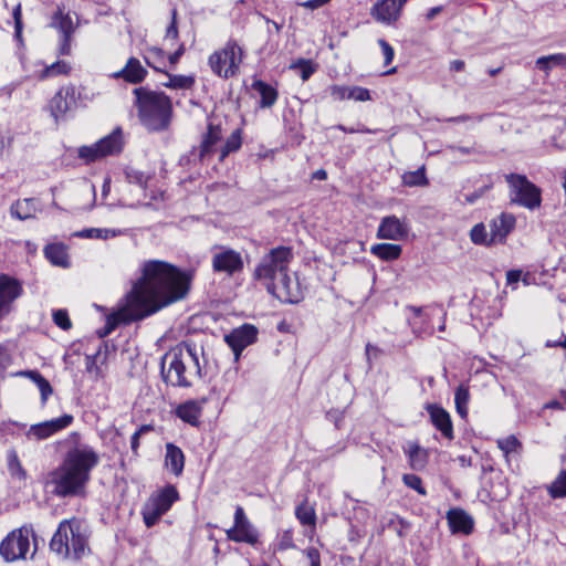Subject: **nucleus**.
Masks as SVG:
<instances>
[{
    "instance_id": "f257e3e1",
    "label": "nucleus",
    "mask_w": 566,
    "mask_h": 566,
    "mask_svg": "<svg viewBox=\"0 0 566 566\" xmlns=\"http://www.w3.org/2000/svg\"><path fill=\"white\" fill-rule=\"evenodd\" d=\"M191 280V272H182L167 262H146L142 276L118 304L117 311L106 316L105 326L97 329V336L104 338L120 324L142 321L185 298L190 290Z\"/></svg>"
},
{
    "instance_id": "f03ea898",
    "label": "nucleus",
    "mask_w": 566,
    "mask_h": 566,
    "mask_svg": "<svg viewBox=\"0 0 566 566\" xmlns=\"http://www.w3.org/2000/svg\"><path fill=\"white\" fill-rule=\"evenodd\" d=\"M71 446L61 465L52 472L54 494L60 497L80 494L91 479V471L98 464L99 455L93 447L81 442V434L71 432L66 439Z\"/></svg>"
},
{
    "instance_id": "7ed1b4c3",
    "label": "nucleus",
    "mask_w": 566,
    "mask_h": 566,
    "mask_svg": "<svg viewBox=\"0 0 566 566\" xmlns=\"http://www.w3.org/2000/svg\"><path fill=\"white\" fill-rule=\"evenodd\" d=\"M293 259L292 248H272L260 259L253 272L254 280L261 282L270 294L286 303H298L303 298L297 277H292L290 273Z\"/></svg>"
},
{
    "instance_id": "20e7f679",
    "label": "nucleus",
    "mask_w": 566,
    "mask_h": 566,
    "mask_svg": "<svg viewBox=\"0 0 566 566\" xmlns=\"http://www.w3.org/2000/svg\"><path fill=\"white\" fill-rule=\"evenodd\" d=\"M160 374L167 385L190 387L195 378L201 377L196 347L186 345L171 348L161 358Z\"/></svg>"
},
{
    "instance_id": "39448f33",
    "label": "nucleus",
    "mask_w": 566,
    "mask_h": 566,
    "mask_svg": "<svg viewBox=\"0 0 566 566\" xmlns=\"http://www.w3.org/2000/svg\"><path fill=\"white\" fill-rule=\"evenodd\" d=\"M136 99L140 123L149 132H161L168 128L172 114V104L164 92L151 91L147 87H136L133 91Z\"/></svg>"
},
{
    "instance_id": "423d86ee",
    "label": "nucleus",
    "mask_w": 566,
    "mask_h": 566,
    "mask_svg": "<svg viewBox=\"0 0 566 566\" xmlns=\"http://www.w3.org/2000/svg\"><path fill=\"white\" fill-rule=\"evenodd\" d=\"M88 527L77 518L63 520L50 542V549L63 558L81 559L90 553Z\"/></svg>"
},
{
    "instance_id": "0eeeda50",
    "label": "nucleus",
    "mask_w": 566,
    "mask_h": 566,
    "mask_svg": "<svg viewBox=\"0 0 566 566\" xmlns=\"http://www.w3.org/2000/svg\"><path fill=\"white\" fill-rule=\"evenodd\" d=\"M509 186L510 202L535 210L541 207L542 191L541 189L530 181L525 175L507 174L504 176Z\"/></svg>"
},
{
    "instance_id": "6e6552de",
    "label": "nucleus",
    "mask_w": 566,
    "mask_h": 566,
    "mask_svg": "<svg viewBox=\"0 0 566 566\" xmlns=\"http://www.w3.org/2000/svg\"><path fill=\"white\" fill-rule=\"evenodd\" d=\"M242 54L243 52L239 44L233 40H229L222 49L209 56L208 63L213 74L228 80L239 73Z\"/></svg>"
},
{
    "instance_id": "1a4fd4ad",
    "label": "nucleus",
    "mask_w": 566,
    "mask_h": 566,
    "mask_svg": "<svg viewBox=\"0 0 566 566\" xmlns=\"http://www.w3.org/2000/svg\"><path fill=\"white\" fill-rule=\"evenodd\" d=\"M179 500L175 485L168 484L151 496L144 504L142 514L147 527L154 526L167 513L172 504Z\"/></svg>"
},
{
    "instance_id": "9d476101",
    "label": "nucleus",
    "mask_w": 566,
    "mask_h": 566,
    "mask_svg": "<svg viewBox=\"0 0 566 566\" xmlns=\"http://www.w3.org/2000/svg\"><path fill=\"white\" fill-rule=\"evenodd\" d=\"M33 534L31 525L11 531L0 543V555L6 562L23 559L30 547L29 536Z\"/></svg>"
},
{
    "instance_id": "9b49d317",
    "label": "nucleus",
    "mask_w": 566,
    "mask_h": 566,
    "mask_svg": "<svg viewBox=\"0 0 566 566\" xmlns=\"http://www.w3.org/2000/svg\"><path fill=\"white\" fill-rule=\"evenodd\" d=\"M22 293L23 287L19 280L7 274L0 275V321L13 311V304Z\"/></svg>"
},
{
    "instance_id": "f8f14e48",
    "label": "nucleus",
    "mask_w": 566,
    "mask_h": 566,
    "mask_svg": "<svg viewBox=\"0 0 566 566\" xmlns=\"http://www.w3.org/2000/svg\"><path fill=\"white\" fill-rule=\"evenodd\" d=\"M74 417L72 415L65 413L59 418L32 424L25 432V436L32 441L45 440L71 426Z\"/></svg>"
},
{
    "instance_id": "ddd939ff",
    "label": "nucleus",
    "mask_w": 566,
    "mask_h": 566,
    "mask_svg": "<svg viewBox=\"0 0 566 566\" xmlns=\"http://www.w3.org/2000/svg\"><path fill=\"white\" fill-rule=\"evenodd\" d=\"M244 262L240 252L230 248H220L212 256V269L218 273L232 276L243 270Z\"/></svg>"
},
{
    "instance_id": "4468645a",
    "label": "nucleus",
    "mask_w": 566,
    "mask_h": 566,
    "mask_svg": "<svg viewBox=\"0 0 566 566\" xmlns=\"http://www.w3.org/2000/svg\"><path fill=\"white\" fill-rule=\"evenodd\" d=\"M258 333L259 331L254 325L243 324L242 326L234 328L229 334L224 335V342L232 349L237 360L239 359L244 348L256 342Z\"/></svg>"
},
{
    "instance_id": "2eb2a0df",
    "label": "nucleus",
    "mask_w": 566,
    "mask_h": 566,
    "mask_svg": "<svg viewBox=\"0 0 566 566\" xmlns=\"http://www.w3.org/2000/svg\"><path fill=\"white\" fill-rule=\"evenodd\" d=\"M221 129L218 126L209 124L207 133L198 147H193L189 155V161L203 163L217 151V146L221 140Z\"/></svg>"
},
{
    "instance_id": "dca6fc26",
    "label": "nucleus",
    "mask_w": 566,
    "mask_h": 566,
    "mask_svg": "<svg viewBox=\"0 0 566 566\" xmlns=\"http://www.w3.org/2000/svg\"><path fill=\"white\" fill-rule=\"evenodd\" d=\"M76 88L69 85L60 88L51 98L49 107L55 122L63 119L67 112L76 106Z\"/></svg>"
},
{
    "instance_id": "f3484780",
    "label": "nucleus",
    "mask_w": 566,
    "mask_h": 566,
    "mask_svg": "<svg viewBox=\"0 0 566 566\" xmlns=\"http://www.w3.org/2000/svg\"><path fill=\"white\" fill-rule=\"evenodd\" d=\"M516 218L513 213L502 212L489 222L491 241L495 244H503L507 235L515 229Z\"/></svg>"
},
{
    "instance_id": "a211bd4d",
    "label": "nucleus",
    "mask_w": 566,
    "mask_h": 566,
    "mask_svg": "<svg viewBox=\"0 0 566 566\" xmlns=\"http://www.w3.org/2000/svg\"><path fill=\"white\" fill-rule=\"evenodd\" d=\"M407 0H380L371 9L373 17L380 22H395Z\"/></svg>"
},
{
    "instance_id": "6ab92c4d",
    "label": "nucleus",
    "mask_w": 566,
    "mask_h": 566,
    "mask_svg": "<svg viewBox=\"0 0 566 566\" xmlns=\"http://www.w3.org/2000/svg\"><path fill=\"white\" fill-rule=\"evenodd\" d=\"M408 233V227L396 216H388L382 218L377 230V237L379 239L387 240H401Z\"/></svg>"
},
{
    "instance_id": "aec40b11",
    "label": "nucleus",
    "mask_w": 566,
    "mask_h": 566,
    "mask_svg": "<svg viewBox=\"0 0 566 566\" xmlns=\"http://www.w3.org/2000/svg\"><path fill=\"white\" fill-rule=\"evenodd\" d=\"M427 410L436 429L447 439H453V426L449 412L437 405H429Z\"/></svg>"
},
{
    "instance_id": "412c9836",
    "label": "nucleus",
    "mask_w": 566,
    "mask_h": 566,
    "mask_svg": "<svg viewBox=\"0 0 566 566\" xmlns=\"http://www.w3.org/2000/svg\"><path fill=\"white\" fill-rule=\"evenodd\" d=\"M447 520L452 533L470 534L473 530L472 517L462 509H451L447 513Z\"/></svg>"
},
{
    "instance_id": "4be33fe9",
    "label": "nucleus",
    "mask_w": 566,
    "mask_h": 566,
    "mask_svg": "<svg viewBox=\"0 0 566 566\" xmlns=\"http://www.w3.org/2000/svg\"><path fill=\"white\" fill-rule=\"evenodd\" d=\"M165 467L175 476H180L184 472L185 454L172 442H168L165 446Z\"/></svg>"
},
{
    "instance_id": "5701e85b",
    "label": "nucleus",
    "mask_w": 566,
    "mask_h": 566,
    "mask_svg": "<svg viewBox=\"0 0 566 566\" xmlns=\"http://www.w3.org/2000/svg\"><path fill=\"white\" fill-rule=\"evenodd\" d=\"M147 75V70L142 65L140 61L136 57H129L125 66L114 74L116 78H124L132 84L142 83Z\"/></svg>"
},
{
    "instance_id": "b1692460",
    "label": "nucleus",
    "mask_w": 566,
    "mask_h": 566,
    "mask_svg": "<svg viewBox=\"0 0 566 566\" xmlns=\"http://www.w3.org/2000/svg\"><path fill=\"white\" fill-rule=\"evenodd\" d=\"M227 537L230 541L250 545H255L259 542V533L250 521L239 527L228 530Z\"/></svg>"
},
{
    "instance_id": "393cba45",
    "label": "nucleus",
    "mask_w": 566,
    "mask_h": 566,
    "mask_svg": "<svg viewBox=\"0 0 566 566\" xmlns=\"http://www.w3.org/2000/svg\"><path fill=\"white\" fill-rule=\"evenodd\" d=\"M39 210H40L39 201L34 198L17 200L10 207L11 217L19 219V220H27V219L34 218L35 213Z\"/></svg>"
},
{
    "instance_id": "a878e982",
    "label": "nucleus",
    "mask_w": 566,
    "mask_h": 566,
    "mask_svg": "<svg viewBox=\"0 0 566 566\" xmlns=\"http://www.w3.org/2000/svg\"><path fill=\"white\" fill-rule=\"evenodd\" d=\"M96 145L102 158L120 153L123 148L122 129L116 128L112 134L99 139Z\"/></svg>"
},
{
    "instance_id": "bb28decb",
    "label": "nucleus",
    "mask_w": 566,
    "mask_h": 566,
    "mask_svg": "<svg viewBox=\"0 0 566 566\" xmlns=\"http://www.w3.org/2000/svg\"><path fill=\"white\" fill-rule=\"evenodd\" d=\"M202 402L196 401V400H189L184 403H181L177 410V416L185 422L191 424V426H198L199 419L202 413Z\"/></svg>"
},
{
    "instance_id": "cd10ccee",
    "label": "nucleus",
    "mask_w": 566,
    "mask_h": 566,
    "mask_svg": "<svg viewBox=\"0 0 566 566\" xmlns=\"http://www.w3.org/2000/svg\"><path fill=\"white\" fill-rule=\"evenodd\" d=\"M252 88L261 96L259 102L261 108H270L276 103L279 93L272 85L261 80H255L252 83Z\"/></svg>"
},
{
    "instance_id": "c85d7f7f",
    "label": "nucleus",
    "mask_w": 566,
    "mask_h": 566,
    "mask_svg": "<svg viewBox=\"0 0 566 566\" xmlns=\"http://www.w3.org/2000/svg\"><path fill=\"white\" fill-rule=\"evenodd\" d=\"M45 258L53 264L62 268L69 265L67 252L63 244L51 243L44 248Z\"/></svg>"
},
{
    "instance_id": "c756f323",
    "label": "nucleus",
    "mask_w": 566,
    "mask_h": 566,
    "mask_svg": "<svg viewBox=\"0 0 566 566\" xmlns=\"http://www.w3.org/2000/svg\"><path fill=\"white\" fill-rule=\"evenodd\" d=\"M410 467L413 470H422L428 462V452L422 449L418 443H410L406 450Z\"/></svg>"
},
{
    "instance_id": "7c9ffc66",
    "label": "nucleus",
    "mask_w": 566,
    "mask_h": 566,
    "mask_svg": "<svg viewBox=\"0 0 566 566\" xmlns=\"http://www.w3.org/2000/svg\"><path fill=\"white\" fill-rule=\"evenodd\" d=\"M370 252L384 261H392L400 256L401 247L392 243H378L371 247Z\"/></svg>"
},
{
    "instance_id": "2f4dec72",
    "label": "nucleus",
    "mask_w": 566,
    "mask_h": 566,
    "mask_svg": "<svg viewBox=\"0 0 566 566\" xmlns=\"http://www.w3.org/2000/svg\"><path fill=\"white\" fill-rule=\"evenodd\" d=\"M167 81L161 82V85L172 90H190L195 85V76L192 75H176L165 72Z\"/></svg>"
},
{
    "instance_id": "473e14b6",
    "label": "nucleus",
    "mask_w": 566,
    "mask_h": 566,
    "mask_svg": "<svg viewBox=\"0 0 566 566\" xmlns=\"http://www.w3.org/2000/svg\"><path fill=\"white\" fill-rule=\"evenodd\" d=\"M25 374L38 386L41 394V405L44 406L48 398L53 394L51 384L36 370H29Z\"/></svg>"
},
{
    "instance_id": "72a5a7b5",
    "label": "nucleus",
    "mask_w": 566,
    "mask_h": 566,
    "mask_svg": "<svg viewBox=\"0 0 566 566\" xmlns=\"http://www.w3.org/2000/svg\"><path fill=\"white\" fill-rule=\"evenodd\" d=\"M535 64L538 70L548 74L553 67L566 64V54L556 53L541 56L536 60Z\"/></svg>"
},
{
    "instance_id": "f704fd0d",
    "label": "nucleus",
    "mask_w": 566,
    "mask_h": 566,
    "mask_svg": "<svg viewBox=\"0 0 566 566\" xmlns=\"http://www.w3.org/2000/svg\"><path fill=\"white\" fill-rule=\"evenodd\" d=\"M52 25L64 36H72L75 30L71 15L61 10L53 17Z\"/></svg>"
},
{
    "instance_id": "c9c22d12",
    "label": "nucleus",
    "mask_w": 566,
    "mask_h": 566,
    "mask_svg": "<svg viewBox=\"0 0 566 566\" xmlns=\"http://www.w3.org/2000/svg\"><path fill=\"white\" fill-rule=\"evenodd\" d=\"M470 239L474 244L492 247L494 245L491 241V232L488 231L486 226L482 222L476 223L470 231Z\"/></svg>"
},
{
    "instance_id": "e433bc0d",
    "label": "nucleus",
    "mask_w": 566,
    "mask_h": 566,
    "mask_svg": "<svg viewBox=\"0 0 566 566\" xmlns=\"http://www.w3.org/2000/svg\"><path fill=\"white\" fill-rule=\"evenodd\" d=\"M470 400L469 388L464 385H460L454 392V402L457 412L462 419H465L468 416V403Z\"/></svg>"
},
{
    "instance_id": "4c0bfd02",
    "label": "nucleus",
    "mask_w": 566,
    "mask_h": 566,
    "mask_svg": "<svg viewBox=\"0 0 566 566\" xmlns=\"http://www.w3.org/2000/svg\"><path fill=\"white\" fill-rule=\"evenodd\" d=\"M144 59L148 66L159 72L164 71L163 66H165V52L163 49H148Z\"/></svg>"
},
{
    "instance_id": "58836bf2",
    "label": "nucleus",
    "mask_w": 566,
    "mask_h": 566,
    "mask_svg": "<svg viewBox=\"0 0 566 566\" xmlns=\"http://www.w3.org/2000/svg\"><path fill=\"white\" fill-rule=\"evenodd\" d=\"M8 470L13 479L25 481L28 478L27 471L23 469L15 451H10L8 454Z\"/></svg>"
},
{
    "instance_id": "ea45409f",
    "label": "nucleus",
    "mask_w": 566,
    "mask_h": 566,
    "mask_svg": "<svg viewBox=\"0 0 566 566\" xmlns=\"http://www.w3.org/2000/svg\"><path fill=\"white\" fill-rule=\"evenodd\" d=\"M70 70H71V66L67 62L56 61V62L52 63L51 65L46 66L45 69H43L41 71V73L39 74V78L46 80V78L54 77L57 75H66V74H69Z\"/></svg>"
},
{
    "instance_id": "a19ab883",
    "label": "nucleus",
    "mask_w": 566,
    "mask_h": 566,
    "mask_svg": "<svg viewBox=\"0 0 566 566\" xmlns=\"http://www.w3.org/2000/svg\"><path fill=\"white\" fill-rule=\"evenodd\" d=\"M547 492L552 499L566 496V470L559 472L556 479L547 486Z\"/></svg>"
},
{
    "instance_id": "79ce46f5",
    "label": "nucleus",
    "mask_w": 566,
    "mask_h": 566,
    "mask_svg": "<svg viewBox=\"0 0 566 566\" xmlns=\"http://www.w3.org/2000/svg\"><path fill=\"white\" fill-rule=\"evenodd\" d=\"M402 182L408 187L427 186L429 181L426 177L424 167L403 174Z\"/></svg>"
},
{
    "instance_id": "37998d69",
    "label": "nucleus",
    "mask_w": 566,
    "mask_h": 566,
    "mask_svg": "<svg viewBox=\"0 0 566 566\" xmlns=\"http://www.w3.org/2000/svg\"><path fill=\"white\" fill-rule=\"evenodd\" d=\"M120 231H116L113 229H102V228H90L84 229L81 232L77 233L81 238H87V239H108L114 238L118 234H120Z\"/></svg>"
},
{
    "instance_id": "c03bdc74",
    "label": "nucleus",
    "mask_w": 566,
    "mask_h": 566,
    "mask_svg": "<svg viewBox=\"0 0 566 566\" xmlns=\"http://www.w3.org/2000/svg\"><path fill=\"white\" fill-rule=\"evenodd\" d=\"M242 138L240 129L234 130L226 140V144L220 150V160H223L230 153L238 150L241 147Z\"/></svg>"
},
{
    "instance_id": "a18cd8bd",
    "label": "nucleus",
    "mask_w": 566,
    "mask_h": 566,
    "mask_svg": "<svg viewBox=\"0 0 566 566\" xmlns=\"http://www.w3.org/2000/svg\"><path fill=\"white\" fill-rule=\"evenodd\" d=\"M295 515L302 525H315L316 515L312 506L305 503L300 504L295 510Z\"/></svg>"
},
{
    "instance_id": "49530a36",
    "label": "nucleus",
    "mask_w": 566,
    "mask_h": 566,
    "mask_svg": "<svg viewBox=\"0 0 566 566\" xmlns=\"http://www.w3.org/2000/svg\"><path fill=\"white\" fill-rule=\"evenodd\" d=\"M497 448L505 454H510L512 452H518L522 450V443L520 440L511 434L505 438L499 439L496 441Z\"/></svg>"
},
{
    "instance_id": "de8ad7c7",
    "label": "nucleus",
    "mask_w": 566,
    "mask_h": 566,
    "mask_svg": "<svg viewBox=\"0 0 566 566\" xmlns=\"http://www.w3.org/2000/svg\"><path fill=\"white\" fill-rule=\"evenodd\" d=\"M291 69L300 71V76L303 81H307L316 70L315 64L311 60L305 59H300L292 63Z\"/></svg>"
},
{
    "instance_id": "09e8293b",
    "label": "nucleus",
    "mask_w": 566,
    "mask_h": 566,
    "mask_svg": "<svg viewBox=\"0 0 566 566\" xmlns=\"http://www.w3.org/2000/svg\"><path fill=\"white\" fill-rule=\"evenodd\" d=\"M78 157L87 164L102 158L96 143L91 146L80 147L78 148Z\"/></svg>"
},
{
    "instance_id": "8fccbe9b",
    "label": "nucleus",
    "mask_w": 566,
    "mask_h": 566,
    "mask_svg": "<svg viewBox=\"0 0 566 566\" xmlns=\"http://www.w3.org/2000/svg\"><path fill=\"white\" fill-rule=\"evenodd\" d=\"M53 322L63 331H69L72 327L71 319L66 310H56L53 312Z\"/></svg>"
},
{
    "instance_id": "3c124183",
    "label": "nucleus",
    "mask_w": 566,
    "mask_h": 566,
    "mask_svg": "<svg viewBox=\"0 0 566 566\" xmlns=\"http://www.w3.org/2000/svg\"><path fill=\"white\" fill-rule=\"evenodd\" d=\"M126 178L129 184L138 185L140 188L145 189L149 176L145 175L143 171L129 169L126 171Z\"/></svg>"
},
{
    "instance_id": "603ef678",
    "label": "nucleus",
    "mask_w": 566,
    "mask_h": 566,
    "mask_svg": "<svg viewBox=\"0 0 566 566\" xmlns=\"http://www.w3.org/2000/svg\"><path fill=\"white\" fill-rule=\"evenodd\" d=\"M402 481H403V483L408 488L417 491L419 494H421V495H426L427 494L426 489L422 486V481H421V479L418 475H416V474H403Z\"/></svg>"
},
{
    "instance_id": "864d4df0",
    "label": "nucleus",
    "mask_w": 566,
    "mask_h": 566,
    "mask_svg": "<svg viewBox=\"0 0 566 566\" xmlns=\"http://www.w3.org/2000/svg\"><path fill=\"white\" fill-rule=\"evenodd\" d=\"M350 87L345 85H332L329 94L333 98L338 101L349 99Z\"/></svg>"
},
{
    "instance_id": "5fc2aeb1",
    "label": "nucleus",
    "mask_w": 566,
    "mask_h": 566,
    "mask_svg": "<svg viewBox=\"0 0 566 566\" xmlns=\"http://www.w3.org/2000/svg\"><path fill=\"white\" fill-rule=\"evenodd\" d=\"M349 99L366 102L370 99V93L365 87L353 86L350 87Z\"/></svg>"
},
{
    "instance_id": "6e6d98bb",
    "label": "nucleus",
    "mask_w": 566,
    "mask_h": 566,
    "mask_svg": "<svg viewBox=\"0 0 566 566\" xmlns=\"http://www.w3.org/2000/svg\"><path fill=\"white\" fill-rule=\"evenodd\" d=\"M153 430V427L149 426V424H143L142 427H139L138 430H136L134 432V434L132 436V439H130V448H132V451L134 453H137V450L139 448V439L140 437L146 433V432H149Z\"/></svg>"
},
{
    "instance_id": "4d7b16f0",
    "label": "nucleus",
    "mask_w": 566,
    "mask_h": 566,
    "mask_svg": "<svg viewBox=\"0 0 566 566\" xmlns=\"http://www.w3.org/2000/svg\"><path fill=\"white\" fill-rule=\"evenodd\" d=\"M165 38L167 41H169V40L176 41L178 39L177 10L176 9L171 10V22L167 27Z\"/></svg>"
},
{
    "instance_id": "13d9d810",
    "label": "nucleus",
    "mask_w": 566,
    "mask_h": 566,
    "mask_svg": "<svg viewBox=\"0 0 566 566\" xmlns=\"http://www.w3.org/2000/svg\"><path fill=\"white\" fill-rule=\"evenodd\" d=\"M378 44L381 48L384 59H385V64L386 65L390 64L395 56V51H394L392 46L384 39H379Z\"/></svg>"
},
{
    "instance_id": "bf43d9fd",
    "label": "nucleus",
    "mask_w": 566,
    "mask_h": 566,
    "mask_svg": "<svg viewBox=\"0 0 566 566\" xmlns=\"http://www.w3.org/2000/svg\"><path fill=\"white\" fill-rule=\"evenodd\" d=\"M304 554L310 560V566L319 565L321 564V554L317 548L308 547L304 551Z\"/></svg>"
},
{
    "instance_id": "052dcab7",
    "label": "nucleus",
    "mask_w": 566,
    "mask_h": 566,
    "mask_svg": "<svg viewBox=\"0 0 566 566\" xmlns=\"http://www.w3.org/2000/svg\"><path fill=\"white\" fill-rule=\"evenodd\" d=\"M71 40H72V36L61 35L60 45H59V54L60 55H69L71 53Z\"/></svg>"
},
{
    "instance_id": "680f3d73",
    "label": "nucleus",
    "mask_w": 566,
    "mask_h": 566,
    "mask_svg": "<svg viewBox=\"0 0 566 566\" xmlns=\"http://www.w3.org/2000/svg\"><path fill=\"white\" fill-rule=\"evenodd\" d=\"M249 522V518L247 517L244 510L242 506H237L234 512V525L233 527H239L245 523Z\"/></svg>"
},
{
    "instance_id": "e2e57ef3",
    "label": "nucleus",
    "mask_w": 566,
    "mask_h": 566,
    "mask_svg": "<svg viewBox=\"0 0 566 566\" xmlns=\"http://www.w3.org/2000/svg\"><path fill=\"white\" fill-rule=\"evenodd\" d=\"M492 185H486L478 190H475L473 193L465 197L467 202L474 203L479 198H481L488 190H490Z\"/></svg>"
},
{
    "instance_id": "0e129e2a",
    "label": "nucleus",
    "mask_w": 566,
    "mask_h": 566,
    "mask_svg": "<svg viewBox=\"0 0 566 566\" xmlns=\"http://www.w3.org/2000/svg\"><path fill=\"white\" fill-rule=\"evenodd\" d=\"M293 547H294V543H293L292 535H291V533L286 532L282 536V538L279 543V549L285 551V549L293 548Z\"/></svg>"
},
{
    "instance_id": "69168bd1",
    "label": "nucleus",
    "mask_w": 566,
    "mask_h": 566,
    "mask_svg": "<svg viewBox=\"0 0 566 566\" xmlns=\"http://www.w3.org/2000/svg\"><path fill=\"white\" fill-rule=\"evenodd\" d=\"M13 18L15 23V34L17 36H19L21 34L22 29L20 4L13 10Z\"/></svg>"
},
{
    "instance_id": "338daca9",
    "label": "nucleus",
    "mask_w": 566,
    "mask_h": 566,
    "mask_svg": "<svg viewBox=\"0 0 566 566\" xmlns=\"http://www.w3.org/2000/svg\"><path fill=\"white\" fill-rule=\"evenodd\" d=\"M407 308H408L410 312H412V314H413L415 318H419V319L421 321V322H420L421 324L427 322V318H428V317H427V315H426V314H423V310H422V307H418V306H412V305H410V306H408Z\"/></svg>"
},
{
    "instance_id": "774afa93",
    "label": "nucleus",
    "mask_w": 566,
    "mask_h": 566,
    "mask_svg": "<svg viewBox=\"0 0 566 566\" xmlns=\"http://www.w3.org/2000/svg\"><path fill=\"white\" fill-rule=\"evenodd\" d=\"M522 272L520 270H510L506 273V282L509 285L517 283L521 279Z\"/></svg>"
}]
</instances>
